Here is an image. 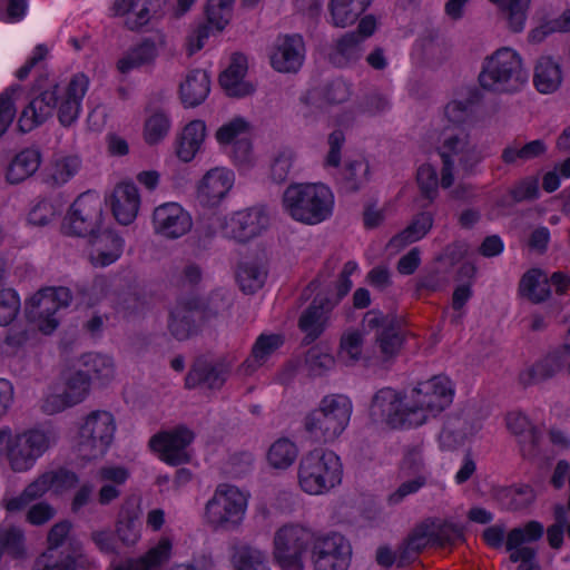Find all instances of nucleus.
<instances>
[{
	"label": "nucleus",
	"mask_w": 570,
	"mask_h": 570,
	"mask_svg": "<svg viewBox=\"0 0 570 570\" xmlns=\"http://www.w3.org/2000/svg\"><path fill=\"white\" fill-rule=\"evenodd\" d=\"M89 78L78 72L73 75L63 90L52 85L33 97L21 110L18 127L22 132H30L45 124L58 106V119L62 126H71L79 117L82 100L89 89Z\"/></svg>",
	"instance_id": "1"
},
{
	"label": "nucleus",
	"mask_w": 570,
	"mask_h": 570,
	"mask_svg": "<svg viewBox=\"0 0 570 570\" xmlns=\"http://www.w3.org/2000/svg\"><path fill=\"white\" fill-rule=\"evenodd\" d=\"M282 208L295 222L317 225L333 214L334 195L323 183H293L283 193Z\"/></svg>",
	"instance_id": "2"
},
{
	"label": "nucleus",
	"mask_w": 570,
	"mask_h": 570,
	"mask_svg": "<svg viewBox=\"0 0 570 570\" xmlns=\"http://www.w3.org/2000/svg\"><path fill=\"white\" fill-rule=\"evenodd\" d=\"M352 413L353 403L347 395H325L304 417V430L315 442L333 443L348 426Z\"/></svg>",
	"instance_id": "3"
},
{
	"label": "nucleus",
	"mask_w": 570,
	"mask_h": 570,
	"mask_svg": "<svg viewBox=\"0 0 570 570\" xmlns=\"http://www.w3.org/2000/svg\"><path fill=\"white\" fill-rule=\"evenodd\" d=\"M55 443L56 436L51 431L32 429L13 433L8 426L0 429V455L14 472L31 470Z\"/></svg>",
	"instance_id": "4"
},
{
	"label": "nucleus",
	"mask_w": 570,
	"mask_h": 570,
	"mask_svg": "<svg viewBox=\"0 0 570 570\" xmlns=\"http://www.w3.org/2000/svg\"><path fill=\"white\" fill-rule=\"evenodd\" d=\"M528 78L522 57L510 47L499 48L487 57L479 75L483 89L499 94H515L522 90Z\"/></svg>",
	"instance_id": "5"
},
{
	"label": "nucleus",
	"mask_w": 570,
	"mask_h": 570,
	"mask_svg": "<svg viewBox=\"0 0 570 570\" xmlns=\"http://www.w3.org/2000/svg\"><path fill=\"white\" fill-rule=\"evenodd\" d=\"M442 160L441 186L453 185L455 174L470 173L483 156L476 141L463 128L445 129L438 147Z\"/></svg>",
	"instance_id": "6"
},
{
	"label": "nucleus",
	"mask_w": 570,
	"mask_h": 570,
	"mask_svg": "<svg viewBox=\"0 0 570 570\" xmlns=\"http://www.w3.org/2000/svg\"><path fill=\"white\" fill-rule=\"evenodd\" d=\"M343 468L333 451L314 449L305 453L297 466L301 490L309 495H322L341 484Z\"/></svg>",
	"instance_id": "7"
},
{
	"label": "nucleus",
	"mask_w": 570,
	"mask_h": 570,
	"mask_svg": "<svg viewBox=\"0 0 570 570\" xmlns=\"http://www.w3.org/2000/svg\"><path fill=\"white\" fill-rule=\"evenodd\" d=\"M250 494L230 483L218 484L205 503L204 521L216 531H235L244 523Z\"/></svg>",
	"instance_id": "8"
},
{
	"label": "nucleus",
	"mask_w": 570,
	"mask_h": 570,
	"mask_svg": "<svg viewBox=\"0 0 570 570\" xmlns=\"http://www.w3.org/2000/svg\"><path fill=\"white\" fill-rule=\"evenodd\" d=\"M454 386L444 375H435L417 383L406 394L410 426H420L444 411L453 401Z\"/></svg>",
	"instance_id": "9"
},
{
	"label": "nucleus",
	"mask_w": 570,
	"mask_h": 570,
	"mask_svg": "<svg viewBox=\"0 0 570 570\" xmlns=\"http://www.w3.org/2000/svg\"><path fill=\"white\" fill-rule=\"evenodd\" d=\"M357 269V264L348 261L340 274L335 285V293L331 295L317 294L311 305L302 313L298 326L305 333L304 342H314L324 332L328 324L331 311L351 291V275Z\"/></svg>",
	"instance_id": "10"
},
{
	"label": "nucleus",
	"mask_w": 570,
	"mask_h": 570,
	"mask_svg": "<svg viewBox=\"0 0 570 570\" xmlns=\"http://www.w3.org/2000/svg\"><path fill=\"white\" fill-rule=\"evenodd\" d=\"M116 430L117 424L110 412H90L78 428L75 440L77 455L86 461L102 458L115 440Z\"/></svg>",
	"instance_id": "11"
},
{
	"label": "nucleus",
	"mask_w": 570,
	"mask_h": 570,
	"mask_svg": "<svg viewBox=\"0 0 570 570\" xmlns=\"http://www.w3.org/2000/svg\"><path fill=\"white\" fill-rule=\"evenodd\" d=\"M71 299L67 287L42 288L26 303L27 318L43 334H51L59 325L60 309L69 306Z\"/></svg>",
	"instance_id": "12"
},
{
	"label": "nucleus",
	"mask_w": 570,
	"mask_h": 570,
	"mask_svg": "<svg viewBox=\"0 0 570 570\" xmlns=\"http://www.w3.org/2000/svg\"><path fill=\"white\" fill-rule=\"evenodd\" d=\"M313 532L299 523H287L274 534V558L285 570H299L302 557L313 542Z\"/></svg>",
	"instance_id": "13"
},
{
	"label": "nucleus",
	"mask_w": 570,
	"mask_h": 570,
	"mask_svg": "<svg viewBox=\"0 0 570 570\" xmlns=\"http://www.w3.org/2000/svg\"><path fill=\"white\" fill-rule=\"evenodd\" d=\"M102 222V200L97 193L87 191L77 197L62 223L67 235L90 236Z\"/></svg>",
	"instance_id": "14"
},
{
	"label": "nucleus",
	"mask_w": 570,
	"mask_h": 570,
	"mask_svg": "<svg viewBox=\"0 0 570 570\" xmlns=\"http://www.w3.org/2000/svg\"><path fill=\"white\" fill-rule=\"evenodd\" d=\"M268 225L269 217L265 209L259 207L237 210L219 218L222 235L238 243H245L259 236Z\"/></svg>",
	"instance_id": "15"
},
{
	"label": "nucleus",
	"mask_w": 570,
	"mask_h": 570,
	"mask_svg": "<svg viewBox=\"0 0 570 570\" xmlns=\"http://www.w3.org/2000/svg\"><path fill=\"white\" fill-rule=\"evenodd\" d=\"M195 439L191 430L184 425L160 431L149 440V448L169 465H180L190 459L188 446Z\"/></svg>",
	"instance_id": "16"
},
{
	"label": "nucleus",
	"mask_w": 570,
	"mask_h": 570,
	"mask_svg": "<svg viewBox=\"0 0 570 570\" xmlns=\"http://www.w3.org/2000/svg\"><path fill=\"white\" fill-rule=\"evenodd\" d=\"M351 557L352 547L340 533L333 532L313 540L314 570H347Z\"/></svg>",
	"instance_id": "17"
},
{
	"label": "nucleus",
	"mask_w": 570,
	"mask_h": 570,
	"mask_svg": "<svg viewBox=\"0 0 570 570\" xmlns=\"http://www.w3.org/2000/svg\"><path fill=\"white\" fill-rule=\"evenodd\" d=\"M151 226L155 235L164 239L175 240L191 230L193 218L180 204L168 202L154 208Z\"/></svg>",
	"instance_id": "18"
},
{
	"label": "nucleus",
	"mask_w": 570,
	"mask_h": 570,
	"mask_svg": "<svg viewBox=\"0 0 570 570\" xmlns=\"http://www.w3.org/2000/svg\"><path fill=\"white\" fill-rule=\"evenodd\" d=\"M370 415L374 422L385 423L393 429L410 426L406 395L402 400L395 390L381 389L372 399Z\"/></svg>",
	"instance_id": "19"
},
{
	"label": "nucleus",
	"mask_w": 570,
	"mask_h": 570,
	"mask_svg": "<svg viewBox=\"0 0 570 570\" xmlns=\"http://www.w3.org/2000/svg\"><path fill=\"white\" fill-rule=\"evenodd\" d=\"M483 415L475 407H465L448 419L439 441L443 449L451 450L475 435L482 429Z\"/></svg>",
	"instance_id": "20"
},
{
	"label": "nucleus",
	"mask_w": 570,
	"mask_h": 570,
	"mask_svg": "<svg viewBox=\"0 0 570 570\" xmlns=\"http://www.w3.org/2000/svg\"><path fill=\"white\" fill-rule=\"evenodd\" d=\"M235 183L230 169L216 167L208 170L197 185V200L207 208H215L226 198Z\"/></svg>",
	"instance_id": "21"
},
{
	"label": "nucleus",
	"mask_w": 570,
	"mask_h": 570,
	"mask_svg": "<svg viewBox=\"0 0 570 570\" xmlns=\"http://www.w3.org/2000/svg\"><path fill=\"white\" fill-rule=\"evenodd\" d=\"M364 324L375 330V342L383 360H390L399 353L403 337L390 317L377 311H368Z\"/></svg>",
	"instance_id": "22"
},
{
	"label": "nucleus",
	"mask_w": 570,
	"mask_h": 570,
	"mask_svg": "<svg viewBox=\"0 0 570 570\" xmlns=\"http://www.w3.org/2000/svg\"><path fill=\"white\" fill-rule=\"evenodd\" d=\"M167 48L168 41L164 33L145 38L125 52L117 62V69L121 73H128L134 69L153 65L159 53Z\"/></svg>",
	"instance_id": "23"
},
{
	"label": "nucleus",
	"mask_w": 570,
	"mask_h": 570,
	"mask_svg": "<svg viewBox=\"0 0 570 570\" xmlns=\"http://www.w3.org/2000/svg\"><path fill=\"white\" fill-rule=\"evenodd\" d=\"M304 42L301 36L278 37L271 53L272 67L279 72H296L303 65Z\"/></svg>",
	"instance_id": "24"
},
{
	"label": "nucleus",
	"mask_w": 570,
	"mask_h": 570,
	"mask_svg": "<svg viewBox=\"0 0 570 570\" xmlns=\"http://www.w3.org/2000/svg\"><path fill=\"white\" fill-rule=\"evenodd\" d=\"M122 239L111 230L96 232L89 236L88 256L96 267H106L121 255Z\"/></svg>",
	"instance_id": "25"
},
{
	"label": "nucleus",
	"mask_w": 570,
	"mask_h": 570,
	"mask_svg": "<svg viewBox=\"0 0 570 570\" xmlns=\"http://www.w3.org/2000/svg\"><path fill=\"white\" fill-rule=\"evenodd\" d=\"M566 361L564 353L553 351L525 365L519 373V383L527 387L550 380L563 368Z\"/></svg>",
	"instance_id": "26"
},
{
	"label": "nucleus",
	"mask_w": 570,
	"mask_h": 570,
	"mask_svg": "<svg viewBox=\"0 0 570 570\" xmlns=\"http://www.w3.org/2000/svg\"><path fill=\"white\" fill-rule=\"evenodd\" d=\"M140 195L132 183L118 184L111 195V209L115 218L121 225L131 224L139 212Z\"/></svg>",
	"instance_id": "27"
},
{
	"label": "nucleus",
	"mask_w": 570,
	"mask_h": 570,
	"mask_svg": "<svg viewBox=\"0 0 570 570\" xmlns=\"http://www.w3.org/2000/svg\"><path fill=\"white\" fill-rule=\"evenodd\" d=\"M533 86L542 95L559 90L563 81L561 63L551 56H541L533 67Z\"/></svg>",
	"instance_id": "28"
},
{
	"label": "nucleus",
	"mask_w": 570,
	"mask_h": 570,
	"mask_svg": "<svg viewBox=\"0 0 570 570\" xmlns=\"http://www.w3.org/2000/svg\"><path fill=\"white\" fill-rule=\"evenodd\" d=\"M246 72V57L240 53L233 55L229 66L219 77V83L228 96L244 97L254 91V87L244 79Z\"/></svg>",
	"instance_id": "29"
},
{
	"label": "nucleus",
	"mask_w": 570,
	"mask_h": 570,
	"mask_svg": "<svg viewBox=\"0 0 570 570\" xmlns=\"http://www.w3.org/2000/svg\"><path fill=\"white\" fill-rule=\"evenodd\" d=\"M547 150L548 146L542 139L527 142L521 139H514L502 149L501 160L508 166L520 167L525 163L544 156Z\"/></svg>",
	"instance_id": "30"
},
{
	"label": "nucleus",
	"mask_w": 570,
	"mask_h": 570,
	"mask_svg": "<svg viewBox=\"0 0 570 570\" xmlns=\"http://www.w3.org/2000/svg\"><path fill=\"white\" fill-rule=\"evenodd\" d=\"M81 159L73 155H59L51 159L43 171V183L50 188H60L80 170Z\"/></svg>",
	"instance_id": "31"
},
{
	"label": "nucleus",
	"mask_w": 570,
	"mask_h": 570,
	"mask_svg": "<svg viewBox=\"0 0 570 570\" xmlns=\"http://www.w3.org/2000/svg\"><path fill=\"white\" fill-rule=\"evenodd\" d=\"M171 548V540L167 537L161 538L145 556L125 560L110 570H159L169 560Z\"/></svg>",
	"instance_id": "32"
},
{
	"label": "nucleus",
	"mask_w": 570,
	"mask_h": 570,
	"mask_svg": "<svg viewBox=\"0 0 570 570\" xmlns=\"http://www.w3.org/2000/svg\"><path fill=\"white\" fill-rule=\"evenodd\" d=\"M80 364L85 368V375L89 382L101 386L108 385L116 376V363L114 357L102 353L89 352L80 357Z\"/></svg>",
	"instance_id": "33"
},
{
	"label": "nucleus",
	"mask_w": 570,
	"mask_h": 570,
	"mask_svg": "<svg viewBox=\"0 0 570 570\" xmlns=\"http://www.w3.org/2000/svg\"><path fill=\"white\" fill-rule=\"evenodd\" d=\"M42 160L38 148H24L18 153L10 161L6 180L11 185H17L31 177L40 167Z\"/></svg>",
	"instance_id": "34"
},
{
	"label": "nucleus",
	"mask_w": 570,
	"mask_h": 570,
	"mask_svg": "<svg viewBox=\"0 0 570 570\" xmlns=\"http://www.w3.org/2000/svg\"><path fill=\"white\" fill-rule=\"evenodd\" d=\"M372 0H330V23L336 28L353 26L370 7Z\"/></svg>",
	"instance_id": "35"
},
{
	"label": "nucleus",
	"mask_w": 570,
	"mask_h": 570,
	"mask_svg": "<svg viewBox=\"0 0 570 570\" xmlns=\"http://www.w3.org/2000/svg\"><path fill=\"white\" fill-rule=\"evenodd\" d=\"M210 91L209 76L205 70L196 69L187 73L180 83V99L185 107L200 105Z\"/></svg>",
	"instance_id": "36"
},
{
	"label": "nucleus",
	"mask_w": 570,
	"mask_h": 570,
	"mask_svg": "<svg viewBox=\"0 0 570 570\" xmlns=\"http://www.w3.org/2000/svg\"><path fill=\"white\" fill-rule=\"evenodd\" d=\"M227 375V368L222 364H210L198 361L186 376V386L194 389L204 385L208 389H219Z\"/></svg>",
	"instance_id": "37"
},
{
	"label": "nucleus",
	"mask_w": 570,
	"mask_h": 570,
	"mask_svg": "<svg viewBox=\"0 0 570 570\" xmlns=\"http://www.w3.org/2000/svg\"><path fill=\"white\" fill-rule=\"evenodd\" d=\"M519 294L533 304L546 302L550 295V284L546 274L539 268L527 271L519 283Z\"/></svg>",
	"instance_id": "38"
},
{
	"label": "nucleus",
	"mask_w": 570,
	"mask_h": 570,
	"mask_svg": "<svg viewBox=\"0 0 570 570\" xmlns=\"http://www.w3.org/2000/svg\"><path fill=\"white\" fill-rule=\"evenodd\" d=\"M363 38L356 32H346L335 43L330 60L337 67H347L357 62L363 55Z\"/></svg>",
	"instance_id": "39"
},
{
	"label": "nucleus",
	"mask_w": 570,
	"mask_h": 570,
	"mask_svg": "<svg viewBox=\"0 0 570 570\" xmlns=\"http://www.w3.org/2000/svg\"><path fill=\"white\" fill-rule=\"evenodd\" d=\"M507 426L513 434L519 436L520 442L523 443V455L533 456L540 440L538 429L534 428L529 419L521 412H510L507 415Z\"/></svg>",
	"instance_id": "40"
},
{
	"label": "nucleus",
	"mask_w": 570,
	"mask_h": 570,
	"mask_svg": "<svg viewBox=\"0 0 570 570\" xmlns=\"http://www.w3.org/2000/svg\"><path fill=\"white\" fill-rule=\"evenodd\" d=\"M32 570H88L81 556L65 554L62 551L47 549L33 563Z\"/></svg>",
	"instance_id": "41"
},
{
	"label": "nucleus",
	"mask_w": 570,
	"mask_h": 570,
	"mask_svg": "<svg viewBox=\"0 0 570 570\" xmlns=\"http://www.w3.org/2000/svg\"><path fill=\"white\" fill-rule=\"evenodd\" d=\"M495 4L505 21L507 28L520 33L525 28L531 0H489Z\"/></svg>",
	"instance_id": "42"
},
{
	"label": "nucleus",
	"mask_w": 570,
	"mask_h": 570,
	"mask_svg": "<svg viewBox=\"0 0 570 570\" xmlns=\"http://www.w3.org/2000/svg\"><path fill=\"white\" fill-rule=\"evenodd\" d=\"M206 125L202 120H193L185 126L180 135L177 156L185 163L194 159L205 140Z\"/></svg>",
	"instance_id": "43"
},
{
	"label": "nucleus",
	"mask_w": 570,
	"mask_h": 570,
	"mask_svg": "<svg viewBox=\"0 0 570 570\" xmlns=\"http://www.w3.org/2000/svg\"><path fill=\"white\" fill-rule=\"evenodd\" d=\"M433 226V216L431 213L422 212L417 214L411 224L401 233L395 235L389 243L393 249H401L409 244L422 239Z\"/></svg>",
	"instance_id": "44"
},
{
	"label": "nucleus",
	"mask_w": 570,
	"mask_h": 570,
	"mask_svg": "<svg viewBox=\"0 0 570 570\" xmlns=\"http://www.w3.org/2000/svg\"><path fill=\"white\" fill-rule=\"evenodd\" d=\"M139 515L140 511L135 505H124L119 512L116 533L125 546H134L140 539Z\"/></svg>",
	"instance_id": "45"
},
{
	"label": "nucleus",
	"mask_w": 570,
	"mask_h": 570,
	"mask_svg": "<svg viewBox=\"0 0 570 570\" xmlns=\"http://www.w3.org/2000/svg\"><path fill=\"white\" fill-rule=\"evenodd\" d=\"M370 166L364 159L346 160L341 171L340 184L344 191L354 193L367 184Z\"/></svg>",
	"instance_id": "46"
},
{
	"label": "nucleus",
	"mask_w": 570,
	"mask_h": 570,
	"mask_svg": "<svg viewBox=\"0 0 570 570\" xmlns=\"http://www.w3.org/2000/svg\"><path fill=\"white\" fill-rule=\"evenodd\" d=\"M232 563L235 570H269L266 553L248 544L234 548Z\"/></svg>",
	"instance_id": "47"
},
{
	"label": "nucleus",
	"mask_w": 570,
	"mask_h": 570,
	"mask_svg": "<svg viewBox=\"0 0 570 570\" xmlns=\"http://www.w3.org/2000/svg\"><path fill=\"white\" fill-rule=\"evenodd\" d=\"M0 550L13 559H23L27 556L26 538L23 531L16 525H0Z\"/></svg>",
	"instance_id": "48"
},
{
	"label": "nucleus",
	"mask_w": 570,
	"mask_h": 570,
	"mask_svg": "<svg viewBox=\"0 0 570 570\" xmlns=\"http://www.w3.org/2000/svg\"><path fill=\"white\" fill-rule=\"evenodd\" d=\"M165 2L166 0H137L131 13L126 18V26L135 30L147 24L163 13Z\"/></svg>",
	"instance_id": "49"
},
{
	"label": "nucleus",
	"mask_w": 570,
	"mask_h": 570,
	"mask_svg": "<svg viewBox=\"0 0 570 570\" xmlns=\"http://www.w3.org/2000/svg\"><path fill=\"white\" fill-rule=\"evenodd\" d=\"M544 532L543 525L538 521H529L523 527L512 529L507 537V550L511 553L518 549L528 548L527 543L538 541Z\"/></svg>",
	"instance_id": "50"
},
{
	"label": "nucleus",
	"mask_w": 570,
	"mask_h": 570,
	"mask_svg": "<svg viewBox=\"0 0 570 570\" xmlns=\"http://www.w3.org/2000/svg\"><path fill=\"white\" fill-rule=\"evenodd\" d=\"M267 272L265 267L257 262H245L238 266L237 282L245 293H254L263 287Z\"/></svg>",
	"instance_id": "51"
},
{
	"label": "nucleus",
	"mask_w": 570,
	"mask_h": 570,
	"mask_svg": "<svg viewBox=\"0 0 570 570\" xmlns=\"http://www.w3.org/2000/svg\"><path fill=\"white\" fill-rule=\"evenodd\" d=\"M297 446L288 439H278L269 448L267 453L268 463L275 468L285 470L296 460Z\"/></svg>",
	"instance_id": "52"
},
{
	"label": "nucleus",
	"mask_w": 570,
	"mask_h": 570,
	"mask_svg": "<svg viewBox=\"0 0 570 570\" xmlns=\"http://www.w3.org/2000/svg\"><path fill=\"white\" fill-rule=\"evenodd\" d=\"M535 494L529 485L511 487L498 493V500L504 509L520 510L534 501Z\"/></svg>",
	"instance_id": "53"
},
{
	"label": "nucleus",
	"mask_w": 570,
	"mask_h": 570,
	"mask_svg": "<svg viewBox=\"0 0 570 570\" xmlns=\"http://www.w3.org/2000/svg\"><path fill=\"white\" fill-rule=\"evenodd\" d=\"M169 331L178 340L187 338L194 327L193 311L186 304H177L170 312Z\"/></svg>",
	"instance_id": "54"
},
{
	"label": "nucleus",
	"mask_w": 570,
	"mask_h": 570,
	"mask_svg": "<svg viewBox=\"0 0 570 570\" xmlns=\"http://www.w3.org/2000/svg\"><path fill=\"white\" fill-rule=\"evenodd\" d=\"M23 94L19 85L11 86L0 94V137L8 130L16 117L14 104Z\"/></svg>",
	"instance_id": "55"
},
{
	"label": "nucleus",
	"mask_w": 570,
	"mask_h": 570,
	"mask_svg": "<svg viewBox=\"0 0 570 570\" xmlns=\"http://www.w3.org/2000/svg\"><path fill=\"white\" fill-rule=\"evenodd\" d=\"M294 160L295 154L291 148L278 149L269 165V178L276 184L284 183L288 178Z\"/></svg>",
	"instance_id": "56"
},
{
	"label": "nucleus",
	"mask_w": 570,
	"mask_h": 570,
	"mask_svg": "<svg viewBox=\"0 0 570 570\" xmlns=\"http://www.w3.org/2000/svg\"><path fill=\"white\" fill-rule=\"evenodd\" d=\"M430 544L433 546V527L422 523L409 535L402 556L404 559H409L412 554L419 553Z\"/></svg>",
	"instance_id": "57"
},
{
	"label": "nucleus",
	"mask_w": 570,
	"mask_h": 570,
	"mask_svg": "<svg viewBox=\"0 0 570 570\" xmlns=\"http://www.w3.org/2000/svg\"><path fill=\"white\" fill-rule=\"evenodd\" d=\"M169 129V116L163 110L155 111L146 119L145 139L148 144H157L167 136Z\"/></svg>",
	"instance_id": "58"
},
{
	"label": "nucleus",
	"mask_w": 570,
	"mask_h": 570,
	"mask_svg": "<svg viewBox=\"0 0 570 570\" xmlns=\"http://www.w3.org/2000/svg\"><path fill=\"white\" fill-rule=\"evenodd\" d=\"M363 335L358 331L343 334L340 344V358L346 364H354L362 356Z\"/></svg>",
	"instance_id": "59"
},
{
	"label": "nucleus",
	"mask_w": 570,
	"mask_h": 570,
	"mask_svg": "<svg viewBox=\"0 0 570 570\" xmlns=\"http://www.w3.org/2000/svg\"><path fill=\"white\" fill-rule=\"evenodd\" d=\"M234 0H208L207 21L220 32L229 22Z\"/></svg>",
	"instance_id": "60"
},
{
	"label": "nucleus",
	"mask_w": 570,
	"mask_h": 570,
	"mask_svg": "<svg viewBox=\"0 0 570 570\" xmlns=\"http://www.w3.org/2000/svg\"><path fill=\"white\" fill-rule=\"evenodd\" d=\"M284 343L279 334H262L257 337L252 348V361L262 365ZM250 362V360H248Z\"/></svg>",
	"instance_id": "61"
},
{
	"label": "nucleus",
	"mask_w": 570,
	"mask_h": 570,
	"mask_svg": "<svg viewBox=\"0 0 570 570\" xmlns=\"http://www.w3.org/2000/svg\"><path fill=\"white\" fill-rule=\"evenodd\" d=\"M90 382L82 371L71 373L66 380L65 395L72 405L82 402L89 394Z\"/></svg>",
	"instance_id": "62"
},
{
	"label": "nucleus",
	"mask_w": 570,
	"mask_h": 570,
	"mask_svg": "<svg viewBox=\"0 0 570 570\" xmlns=\"http://www.w3.org/2000/svg\"><path fill=\"white\" fill-rule=\"evenodd\" d=\"M416 180L422 196L429 200V204L432 203L438 196L436 169L430 164L421 165L416 173Z\"/></svg>",
	"instance_id": "63"
},
{
	"label": "nucleus",
	"mask_w": 570,
	"mask_h": 570,
	"mask_svg": "<svg viewBox=\"0 0 570 570\" xmlns=\"http://www.w3.org/2000/svg\"><path fill=\"white\" fill-rule=\"evenodd\" d=\"M20 311V298L12 288L0 291V326L9 325Z\"/></svg>",
	"instance_id": "64"
}]
</instances>
